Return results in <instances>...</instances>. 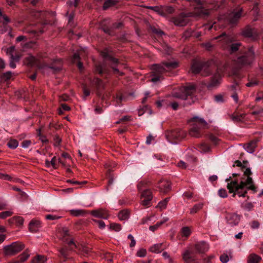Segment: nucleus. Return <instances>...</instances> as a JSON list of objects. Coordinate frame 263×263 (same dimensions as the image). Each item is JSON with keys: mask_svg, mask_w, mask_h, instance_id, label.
Masks as SVG:
<instances>
[{"mask_svg": "<svg viewBox=\"0 0 263 263\" xmlns=\"http://www.w3.org/2000/svg\"><path fill=\"white\" fill-rule=\"evenodd\" d=\"M12 77V73L10 71L4 73L1 77L2 81H6L9 80Z\"/></svg>", "mask_w": 263, "mask_h": 263, "instance_id": "nucleus-48", "label": "nucleus"}, {"mask_svg": "<svg viewBox=\"0 0 263 263\" xmlns=\"http://www.w3.org/2000/svg\"><path fill=\"white\" fill-rule=\"evenodd\" d=\"M218 195L222 198H226L228 196V194L226 190L224 189H221L218 190Z\"/></svg>", "mask_w": 263, "mask_h": 263, "instance_id": "nucleus-53", "label": "nucleus"}, {"mask_svg": "<svg viewBox=\"0 0 263 263\" xmlns=\"http://www.w3.org/2000/svg\"><path fill=\"white\" fill-rule=\"evenodd\" d=\"M206 137L209 138L211 142L214 145H217L219 142V139L212 134L208 135Z\"/></svg>", "mask_w": 263, "mask_h": 263, "instance_id": "nucleus-42", "label": "nucleus"}, {"mask_svg": "<svg viewBox=\"0 0 263 263\" xmlns=\"http://www.w3.org/2000/svg\"><path fill=\"white\" fill-rule=\"evenodd\" d=\"M201 46L209 51L211 50L213 47V45L210 42L202 43Z\"/></svg>", "mask_w": 263, "mask_h": 263, "instance_id": "nucleus-61", "label": "nucleus"}, {"mask_svg": "<svg viewBox=\"0 0 263 263\" xmlns=\"http://www.w3.org/2000/svg\"><path fill=\"white\" fill-rule=\"evenodd\" d=\"M227 223L231 226L237 225L240 220V216L235 213H228L226 216Z\"/></svg>", "mask_w": 263, "mask_h": 263, "instance_id": "nucleus-12", "label": "nucleus"}, {"mask_svg": "<svg viewBox=\"0 0 263 263\" xmlns=\"http://www.w3.org/2000/svg\"><path fill=\"white\" fill-rule=\"evenodd\" d=\"M195 249L198 253H204L209 250V246L205 241H200L195 244Z\"/></svg>", "mask_w": 263, "mask_h": 263, "instance_id": "nucleus-17", "label": "nucleus"}, {"mask_svg": "<svg viewBox=\"0 0 263 263\" xmlns=\"http://www.w3.org/2000/svg\"><path fill=\"white\" fill-rule=\"evenodd\" d=\"M158 187L159 189L160 192L167 193L171 190V183L167 180H160L158 183Z\"/></svg>", "mask_w": 263, "mask_h": 263, "instance_id": "nucleus-16", "label": "nucleus"}, {"mask_svg": "<svg viewBox=\"0 0 263 263\" xmlns=\"http://www.w3.org/2000/svg\"><path fill=\"white\" fill-rule=\"evenodd\" d=\"M28 64L30 65L31 66L37 65V59L33 56L29 57L28 58Z\"/></svg>", "mask_w": 263, "mask_h": 263, "instance_id": "nucleus-50", "label": "nucleus"}, {"mask_svg": "<svg viewBox=\"0 0 263 263\" xmlns=\"http://www.w3.org/2000/svg\"><path fill=\"white\" fill-rule=\"evenodd\" d=\"M101 55L106 61L114 62V53L109 49H105L102 51Z\"/></svg>", "mask_w": 263, "mask_h": 263, "instance_id": "nucleus-19", "label": "nucleus"}, {"mask_svg": "<svg viewBox=\"0 0 263 263\" xmlns=\"http://www.w3.org/2000/svg\"><path fill=\"white\" fill-rule=\"evenodd\" d=\"M29 256V253L27 251H25L19 256V259L18 260H19L20 263H22L26 260Z\"/></svg>", "mask_w": 263, "mask_h": 263, "instance_id": "nucleus-46", "label": "nucleus"}, {"mask_svg": "<svg viewBox=\"0 0 263 263\" xmlns=\"http://www.w3.org/2000/svg\"><path fill=\"white\" fill-rule=\"evenodd\" d=\"M245 117V115L240 114V115H235L233 114L231 116V120L235 122H240L242 120V119Z\"/></svg>", "mask_w": 263, "mask_h": 263, "instance_id": "nucleus-37", "label": "nucleus"}, {"mask_svg": "<svg viewBox=\"0 0 263 263\" xmlns=\"http://www.w3.org/2000/svg\"><path fill=\"white\" fill-rule=\"evenodd\" d=\"M258 84V81L256 79H253L247 83L246 85L247 87H253Z\"/></svg>", "mask_w": 263, "mask_h": 263, "instance_id": "nucleus-54", "label": "nucleus"}, {"mask_svg": "<svg viewBox=\"0 0 263 263\" xmlns=\"http://www.w3.org/2000/svg\"><path fill=\"white\" fill-rule=\"evenodd\" d=\"M15 51V47L14 46H11L7 49L6 53L8 55H10V58L13 60L18 61L20 57L19 56H14L13 53Z\"/></svg>", "mask_w": 263, "mask_h": 263, "instance_id": "nucleus-28", "label": "nucleus"}, {"mask_svg": "<svg viewBox=\"0 0 263 263\" xmlns=\"http://www.w3.org/2000/svg\"><path fill=\"white\" fill-rule=\"evenodd\" d=\"M9 220L12 222H15L18 226L22 225L24 222V220L21 217H15Z\"/></svg>", "mask_w": 263, "mask_h": 263, "instance_id": "nucleus-47", "label": "nucleus"}, {"mask_svg": "<svg viewBox=\"0 0 263 263\" xmlns=\"http://www.w3.org/2000/svg\"><path fill=\"white\" fill-rule=\"evenodd\" d=\"M129 211L127 209H124L119 213L118 217L120 220H125L129 217Z\"/></svg>", "mask_w": 263, "mask_h": 263, "instance_id": "nucleus-25", "label": "nucleus"}, {"mask_svg": "<svg viewBox=\"0 0 263 263\" xmlns=\"http://www.w3.org/2000/svg\"><path fill=\"white\" fill-rule=\"evenodd\" d=\"M169 200L170 198H166L163 200L160 201L157 206L161 209H165Z\"/></svg>", "mask_w": 263, "mask_h": 263, "instance_id": "nucleus-45", "label": "nucleus"}, {"mask_svg": "<svg viewBox=\"0 0 263 263\" xmlns=\"http://www.w3.org/2000/svg\"><path fill=\"white\" fill-rule=\"evenodd\" d=\"M219 39L220 41L224 43L228 44L232 42L231 37L227 35L225 33H222L220 35L215 37L213 39V40H218Z\"/></svg>", "mask_w": 263, "mask_h": 263, "instance_id": "nucleus-22", "label": "nucleus"}, {"mask_svg": "<svg viewBox=\"0 0 263 263\" xmlns=\"http://www.w3.org/2000/svg\"><path fill=\"white\" fill-rule=\"evenodd\" d=\"M242 11V9H240L237 12L233 11L229 14V15L227 16V19L229 23L231 24H235L237 23L239 19L241 16Z\"/></svg>", "mask_w": 263, "mask_h": 263, "instance_id": "nucleus-14", "label": "nucleus"}, {"mask_svg": "<svg viewBox=\"0 0 263 263\" xmlns=\"http://www.w3.org/2000/svg\"><path fill=\"white\" fill-rule=\"evenodd\" d=\"M185 136V132L180 129H175L165 133L166 138L172 143H176L184 138Z\"/></svg>", "mask_w": 263, "mask_h": 263, "instance_id": "nucleus-5", "label": "nucleus"}, {"mask_svg": "<svg viewBox=\"0 0 263 263\" xmlns=\"http://www.w3.org/2000/svg\"><path fill=\"white\" fill-rule=\"evenodd\" d=\"M180 233L182 237H188L191 234V230L189 227H184L181 228Z\"/></svg>", "mask_w": 263, "mask_h": 263, "instance_id": "nucleus-32", "label": "nucleus"}, {"mask_svg": "<svg viewBox=\"0 0 263 263\" xmlns=\"http://www.w3.org/2000/svg\"><path fill=\"white\" fill-rule=\"evenodd\" d=\"M254 59V52L252 48H250L248 50L241 56L237 58V62L241 66L251 64Z\"/></svg>", "mask_w": 263, "mask_h": 263, "instance_id": "nucleus-7", "label": "nucleus"}, {"mask_svg": "<svg viewBox=\"0 0 263 263\" xmlns=\"http://www.w3.org/2000/svg\"><path fill=\"white\" fill-rule=\"evenodd\" d=\"M59 236L64 241L67 242L70 247L71 250H73V248H77V245L75 243L73 240L68 241V237L69 236V231L66 228H62L59 231Z\"/></svg>", "mask_w": 263, "mask_h": 263, "instance_id": "nucleus-8", "label": "nucleus"}, {"mask_svg": "<svg viewBox=\"0 0 263 263\" xmlns=\"http://www.w3.org/2000/svg\"><path fill=\"white\" fill-rule=\"evenodd\" d=\"M8 146L11 149L16 148L18 145V141L15 139H11L7 143Z\"/></svg>", "mask_w": 263, "mask_h": 263, "instance_id": "nucleus-40", "label": "nucleus"}, {"mask_svg": "<svg viewBox=\"0 0 263 263\" xmlns=\"http://www.w3.org/2000/svg\"><path fill=\"white\" fill-rule=\"evenodd\" d=\"M107 175L108 176V177L109 178V180H108V185L107 186V190H108L110 187V186L112 185L114 183L113 176L111 174V171H110V168H108Z\"/></svg>", "mask_w": 263, "mask_h": 263, "instance_id": "nucleus-44", "label": "nucleus"}, {"mask_svg": "<svg viewBox=\"0 0 263 263\" xmlns=\"http://www.w3.org/2000/svg\"><path fill=\"white\" fill-rule=\"evenodd\" d=\"M260 226L259 222L257 220H253L251 223V227L253 229H258Z\"/></svg>", "mask_w": 263, "mask_h": 263, "instance_id": "nucleus-60", "label": "nucleus"}, {"mask_svg": "<svg viewBox=\"0 0 263 263\" xmlns=\"http://www.w3.org/2000/svg\"><path fill=\"white\" fill-rule=\"evenodd\" d=\"M212 63L211 61H208L203 63H201L197 62H194L192 64V67H191V70L193 73L195 74L199 73L202 68L204 67H209L211 63Z\"/></svg>", "mask_w": 263, "mask_h": 263, "instance_id": "nucleus-13", "label": "nucleus"}, {"mask_svg": "<svg viewBox=\"0 0 263 263\" xmlns=\"http://www.w3.org/2000/svg\"><path fill=\"white\" fill-rule=\"evenodd\" d=\"M222 73L223 71L219 68H217V72L212 77L210 83L208 85L209 89L216 87L220 84Z\"/></svg>", "mask_w": 263, "mask_h": 263, "instance_id": "nucleus-11", "label": "nucleus"}, {"mask_svg": "<svg viewBox=\"0 0 263 263\" xmlns=\"http://www.w3.org/2000/svg\"><path fill=\"white\" fill-rule=\"evenodd\" d=\"M116 104H118L119 105V102H122L123 101H126V99L125 97H124L123 95H120V96H118L116 95Z\"/></svg>", "mask_w": 263, "mask_h": 263, "instance_id": "nucleus-59", "label": "nucleus"}, {"mask_svg": "<svg viewBox=\"0 0 263 263\" xmlns=\"http://www.w3.org/2000/svg\"><path fill=\"white\" fill-rule=\"evenodd\" d=\"M193 120L195 123L190 129L189 134L192 137L200 138L202 135L200 130L206 126L207 122L203 119L198 117H194Z\"/></svg>", "mask_w": 263, "mask_h": 263, "instance_id": "nucleus-4", "label": "nucleus"}, {"mask_svg": "<svg viewBox=\"0 0 263 263\" xmlns=\"http://www.w3.org/2000/svg\"><path fill=\"white\" fill-rule=\"evenodd\" d=\"M132 119V118L131 116H125L121 118L119 121H116V124L120 123H123L124 124H126L127 122L131 121Z\"/></svg>", "mask_w": 263, "mask_h": 263, "instance_id": "nucleus-43", "label": "nucleus"}, {"mask_svg": "<svg viewBox=\"0 0 263 263\" xmlns=\"http://www.w3.org/2000/svg\"><path fill=\"white\" fill-rule=\"evenodd\" d=\"M79 1L80 0H73V2L69 1L67 2V4L70 8L72 7H76L79 4Z\"/></svg>", "mask_w": 263, "mask_h": 263, "instance_id": "nucleus-56", "label": "nucleus"}, {"mask_svg": "<svg viewBox=\"0 0 263 263\" xmlns=\"http://www.w3.org/2000/svg\"><path fill=\"white\" fill-rule=\"evenodd\" d=\"M40 225V221L38 220L33 219L29 223V229L31 231H34Z\"/></svg>", "mask_w": 263, "mask_h": 263, "instance_id": "nucleus-34", "label": "nucleus"}, {"mask_svg": "<svg viewBox=\"0 0 263 263\" xmlns=\"http://www.w3.org/2000/svg\"><path fill=\"white\" fill-rule=\"evenodd\" d=\"M69 212L71 215L77 217L83 216L86 214L85 211L80 209L71 210Z\"/></svg>", "mask_w": 263, "mask_h": 263, "instance_id": "nucleus-30", "label": "nucleus"}, {"mask_svg": "<svg viewBox=\"0 0 263 263\" xmlns=\"http://www.w3.org/2000/svg\"><path fill=\"white\" fill-rule=\"evenodd\" d=\"M233 257L232 253L231 251L229 252V254L223 253L220 256V260L222 263H227L230 258H232Z\"/></svg>", "mask_w": 263, "mask_h": 263, "instance_id": "nucleus-29", "label": "nucleus"}, {"mask_svg": "<svg viewBox=\"0 0 263 263\" xmlns=\"http://www.w3.org/2000/svg\"><path fill=\"white\" fill-rule=\"evenodd\" d=\"M196 87L194 84H189L180 88L178 92H174L173 96L183 100H186V104L190 105L194 103L196 98L194 97Z\"/></svg>", "mask_w": 263, "mask_h": 263, "instance_id": "nucleus-3", "label": "nucleus"}, {"mask_svg": "<svg viewBox=\"0 0 263 263\" xmlns=\"http://www.w3.org/2000/svg\"><path fill=\"white\" fill-rule=\"evenodd\" d=\"M257 141L252 140L244 145V148L249 153H253L257 146Z\"/></svg>", "mask_w": 263, "mask_h": 263, "instance_id": "nucleus-20", "label": "nucleus"}, {"mask_svg": "<svg viewBox=\"0 0 263 263\" xmlns=\"http://www.w3.org/2000/svg\"><path fill=\"white\" fill-rule=\"evenodd\" d=\"M47 257L43 255L37 254L31 259V263H46Z\"/></svg>", "mask_w": 263, "mask_h": 263, "instance_id": "nucleus-21", "label": "nucleus"}, {"mask_svg": "<svg viewBox=\"0 0 263 263\" xmlns=\"http://www.w3.org/2000/svg\"><path fill=\"white\" fill-rule=\"evenodd\" d=\"M198 148L199 151L202 153L208 152L210 150V146L205 143H202L199 144L198 146Z\"/></svg>", "mask_w": 263, "mask_h": 263, "instance_id": "nucleus-35", "label": "nucleus"}, {"mask_svg": "<svg viewBox=\"0 0 263 263\" xmlns=\"http://www.w3.org/2000/svg\"><path fill=\"white\" fill-rule=\"evenodd\" d=\"M163 257L168 260V263H173L172 259L171 258L169 254L166 252H163L162 253Z\"/></svg>", "mask_w": 263, "mask_h": 263, "instance_id": "nucleus-63", "label": "nucleus"}, {"mask_svg": "<svg viewBox=\"0 0 263 263\" xmlns=\"http://www.w3.org/2000/svg\"><path fill=\"white\" fill-rule=\"evenodd\" d=\"M92 220L93 222L98 224V227L100 229H103L105 228V224L103 221L96 219H93Z\"/></svg>", "mask_w": 263, "mask_h": 263, "instance_id": "nucleus-55", "label": "nucleus"}, {"mask_svg": "<svg viewBox=\"0 0 263 263\" xmlns=\"http://www.w3.org/2000/svg\"><path fill=\"white\" fill-rule=\"evenodd\" d=\"M128 238L130 239V243L129 246L130 248L134 247L136 245V240H135L132 234L128 235Z\"/></svg>", "mask_w": 263, "mask_h": 263, "instance_id": "nucleus-62", "label": "nucleus"}, {"mask_svg": "<svg viewBox=\"0 0 263 263\" xmlns=\"http://www.w3.org/2000/svg\"><path fill=\"white\" fill-rule=\"evenodd\" d=\"M170 21L173 23L175 26L180 27L185 26L188 23L186 16L183 13H181L177 16L171 17Z\"/></svg>", "mask_w": 263, "mask_h": 263, "instance_id": "nucleus-10", "label": "nucleus"}, {"mask_svg": "<svg viewBox=\"0 0 263 263\" xmlns=\"http://www.w3.org/2000/svg\"><path fill=\"white\" fill-rule=\"evenodd\" d=\"M98 2L103 3V9L106 10L114 5L115 0H97Z\"/></svg>", "mask_w": 263, "mask_h": 263, "instance_id": "nucleus-27", "label": "nucleus"}, {"mask_svg": "<svg viewBox=\"0 0 263 263\" xmlns=\"http://www.w3.org/2000/svg\"><path fill=\"white\" fill-rule=\"evenodd\" d=\"M148 109V106L147 105L144 106L142 108H140L138 110V114L139 116H142L147 109Z\"/></svg>", "mask_w": 263, "mask_h": 263, "instance_id": "nucleus-57", "label": "nucleus"}, {"mask_svg": "<svg viewBox=\"0 0 263 263\" xmlns=\"http://www.w3.org/2000/svg\"><path fill=\"white\" fill-rule=\"evenodd\" d=\"M261 257L255 254H251L248 257L247 263H259Z\"/></svg>", "mask_w": 263, "mask_h": 263, "instance_id": "nucleus-26", "label": "nucleus"}, {"mask_svg": "<svg viewBox=\"0 0 263 263\" xmlns=\"http://www.w3.org/2000/svg\"><path fill=\"white\" fill-rule=\"evenodd\" d=\"M13 214V212L12 211H5L0 213V218L2 219H5L8 217L11 216Z\"/></svg>", "mask_w": 263, "mask_h": 263, "instance_id": "nucleus-49", "label": "nucleus"}, {"mask_svg": "<svg viewBox=\"0 0 263 263\" xmlns=\"http://www.w3.org/2000/svg\"><path fill=\"white\" fill-rule=\"evenodd\" d=\"M24 248V245L21 242H14L4 247L5 254L8 256H12L18 253Z\"/></svg>", "mask_w": 263, "mask_h": 263, "instance_id": "nucleus-6", "label": "nucleus"}, {"mask_svg": "<svg viewBox=\"0 0 263 263\" xmlns=\"http://www.w3.org/2000/svg\"><path fill=\"white\" fill-rule=\"evenodd\" d=\"M203 206L202 203H199L196 204L190 210V214H194L197 213L199 211L201 210Z\"/></svg>", "mask_w": 263, "mask_h": 263, "instance_id": "nucleus-33", "label": "nucleus"}, {"mask_svg": "<svg viewBox=\"0 0 263 263\" xmlns=\"http://www.w3.org/2000/svg\"><path fill=\"white\" fill-rule=\"evenodd\" d=\"M31 143L30 140H24L22 142L21 145L23 148H26L30 145Z\"/></svg>", "mask_w": 263, "mask_h": 263, "instance_id": "nucleus-64", "label": "nucleus"}, {"mask_svg": "<svg viewBox=\"0 0 263 263\" xmlns=\"http://www.w3.org/2000/svg\"><path fill=\"white\" fill-rule=\"evenodd\" d=\"M91 214L95 217L101 219H107L109 216L107 211L103 209L93 210Z\"/></svg>", "mask_w": 263, "mask_h": 263, "instance_id": "nucleus-18", "label": "nucleus"}, {"mask_svg": "<svg viewBox=\"0 0 263 263\" xmlns=\"http://www.w3.org/2000/svg\"><path fill=\"white\" fill-rule=\"evenodd\" d=\"M163 243H159L154 245L150 247L149 251L152 253H159L163 250Z\"/></svg>", "mask_w": 263, "mask_h": 263, "instance_id": "nucleus-23", "label": "nucleus"}, {"mask_svg": "<svg viewBox=\"0 0 263 263\" xmlns=\"http://www.w3.org/2000/svg\"><path fill=\"white\" fill-rule=\"evenodd\" d=\"M152 198L153 195L151 191L149 189H146L141 192V204L144 206H151Z\"/></svg>", "mask_w": 263, "mask_h": 263, "instance_id": "nucleus-9", "label": "nucleus"}, {"mask_svg": "<svg viewBox=\"0 0 263 263\" xmlns=\"http://www.w3.org/2000/svg\"><path fill=\"white\" fill-rule=\"evenodd\" d=\"M33 15L37 17H40L41 18H44V17H47L48 15L51 14L54 15V13L52 12L51 13H47L46 12H42V11H36L34 12Z\"/></svg>", "mask_w": 263, "mask_h": 263, "instance_id": "nucleus-36", "label": "nucleus"}, {"mask_svg": "<svg viewBox=\"0 0 263 263\" xmlns=\"http://www.w3.org/2000/svg\"><path fill=\"white\" fill-rule=\"evenodd\" d=\"M91 83L92 85H95L97 89L101 88L103 86L102 82L98 78H95L91 81Z\"/></svg>", "mask_w": 263, "mask_h": 263, "instance_id": "nucleus-39", "label": "nucleus"}, {"mask_svg": "<svg viewBox=\"0 0 263 263\" xmlns=\"http://www.w3.org/2000/svg\"><path fill=\"white\" fill-rule=\"evenodd\" d=\"M182 258L185 263H195L196 258L192 251H185L182 254Z\"/></svg>", "mask_w": 263, "mask_h": 263, "instance_id": "nucleus-15", "label": "nucleus"}, {"mask_svg": "<svg viewBox=\"0 0 263 263\" xmlns=\"http://www.w3.org/2000/svg\"><path fill=\"white\" fill-rule=\"evenodd\" d=\"M179 64L176 61L163 62L161 64L153 65V74L151 81L156 83L162 78V73L167 70L174 69L178 67Z\"/></svg>", "mask_w": 263, "mask_h": 263, "instance_id": "nucleus-2", "label": "nucleus"}, {"mask_svg": "<svg viewBox=\"0 0 263 263\" xmlns=\"http://www.w3.org/2000/svg\"><path fill=\"white\" fill-rule=\"evenodd\" d=\"M161 15L165 16L167 14H172L174 12V9L172 6H161Z\"/></svg>", "mask_w": 263, "mask_h": 263, "instance_id": "nucleus-24", "label": "nucleus"}, {"mask_svg": "<svg viewBox=\"0 0 263 263\" xmlns=\"http://www.w3.org/2000/svg\"><path fill=\"white\" fill-rule=\"evenodd\" d=\"M60 218V216L54 214H49L46 216V218L48 220H57Z\"/></svg>", "mask_w": 263, "mask_h": 263, "instance_id": "nucleus-58", "label": "nucleus"}, {"mask_svg": "<svg viewBox=\"0 0 263 263\" xmlns=\"http://www.w3.org/2000/svg\"><path fill=\"white\" fill-rule=\"evenodd\" d=\"M230 89L232 92H234V91L237 92L239 91L240 88L238 83H234L233 84L231 85Z\"/></svg>", "mask_w": 263, "mask_h": 263, "instance_id": "nucleus-52", "label": "nucleus"}, {"mask_svg": "<svg viewBox=\"0 0 263 263\" xmlns=\"http://www.w3.org/2000/svg\"><path fill=\"white\" fill-rule=\"evenodd\" d=\"M230 193H233L232 196L235 197L236 195L239 197H245L247 193V190H252L254 193L256 192V189L253 184L252 178L250 176L247 177L245 181L241 180L238 183V180H234L227 185Z\"/></svg>", "mask_w": 263, "mask_h": 263, "instance_id": "nucleus-1", "label": "nucleus"}, {"mask_svg": "<svg viewBox=\"0 0 263 263\" xmlns=\"http://www.w3.org/2000/svg\"><path fill=\"white\" fill-rule=\"evenodd\" d=\"M242 35L245 37H250L253 35V30L250 27H246L242 32Z\"/></svg>", "mask_w": 263, "mask_h": 263, "instance_id": "nucleus-38", "label": "nucleus"}, {"mask_svg": "<svg viewBox=\"0 0 263 263\" xmlns=\"http://www.w3.org/2000/svg\"><path fill=\"white\" fill-rule=\"evenodd\" d=\"M146 255V250L145 249H139L136 253V255L139 257H145Z\"/></svg>", "mask_w": 263, "mask_h": 263, "instance_id": "nucleus-51", "label": "nucleus"}, {"mask_svg": "<svg viewBox=\"0 0 263 263\" xmlns=\"http://www.w3.org/2000/svg\"><path fill=\"white\" fill-rule=\"evenodd\" d=\"M241 44L239 43H232L230 45V51L231 53H233L238 50Z\"/></svg>", "mask_w": 263, "mask_h": 263, "instance_id": "nucleus-41", "label": "nucleus"}, {"mask_svg": "<svg viewBox=\"0 0 263 263\" xmlns=\"http://www.w3.org/2000/svg\"><path fill=\"white\" fill-rule=\"evenodd\" d=\"M77 247H78L77 248L81 251L83 255L85 256H88L89 255V253L90 252V249L89 248L86 246H82L81 247H79L78 245ZM74 248H73V249Z\"/></svg>", "mask_w": 263, "mask_h": 263, "instance_id": "nucleus-31", "label": "nucleus"}]
</instances>
